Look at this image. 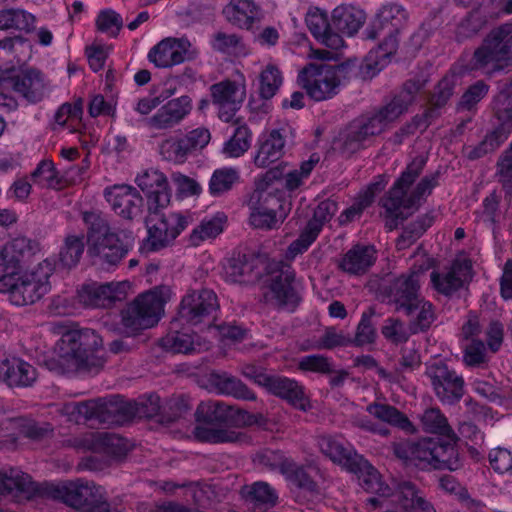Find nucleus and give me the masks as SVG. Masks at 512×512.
Returning <instances> with one entry per match:
<instances>
[{
    "label": "nucleus",
    "instance_id": "nucleus-1",
    "mask_svg": "<svg viewBox=\"0 0 512 512\" xmlns=\"http://www.w3.org/2000/svg\"><path fill=\"white\" fill-rule=\"evenodd\" d=\"M102 338L95 330L84 328L65 332L55 347V356L44 360L45 367L57 374L98 373L105 360L98 355Z\"/></svg>",
    "mask_w": 512,
    "mask_h": 512
},
{
    "label": "nucleus",
    "instance_id": "nucleus-2",
    "mask_svg": "<svg viewBox=\"0 0 512 512\" xmlns=\"http://www.w3.org/2000/svg\"><path fill=\"white\" fill-rule=\"evenodd\" d=\"M195 416L198 422L220 426V428L195 427L194 437L199 442L211 444L246 442L248 436L233 428L251 426L257 422L256 415L225 402L214 400L201 402Z\"/></svg>",
    "mask_w": 512,
    "mask_h": 512
},
{
    "label": "nucleus",
    "instance_id": "nucleus-3",
    "mask_svg": "<svg viewBox=\"0 0 512 512\" xmlns=\"http://www.w3.org/2000/svg\"><path fill=\"white\" fill-rule=\"evenodd\" d=\"M425 164L426 160L423 157L414 158L381 199L382 207L385 209L387 217L390 218L386 222V227L389 230L397 228L399 222L409 217L410 214L405 213L404 210L417 209L420 199L425 194H430L432 189L437 186L439 172L423 177L411 194L407 196L408 189L422 173Z\"/></svg>",
    "mask_w": 512,
    "mask_h": 512
},
{
    "label": "nucleus",
    "instance_id": "nucleus-4",
    "mask_svg": "<svg viewBox=\"0 0 512 512\" xmlns=\"http://www.w3.org/2000/svg\"><path fill=\"white\" fill-rule=\"evenodd\" d=\"M88 226L87 254L95 263L107 268L117 266L134 246V236L129 230L114 232L108 220L100 213H83Z\"/></svg>",
    "mask_w": 512,
    "mask_h": 512
},
{
    "label": "nucleus",
    "instance_id": "nucleus-5",
    "mask_svg": "<svg viewBox=\"0 0 512 512\" xmlns=\"http://www.w3.org/2000/svg\"><path fill=\"white\" fill-rule=\"evenodd\" d=\"M408 19L406 10L398 4L383 5L374 20L366 28L367 39L375 40L383 36L375 50L369 52V58L375 60V65H383L387 59L397 52L399 46L398 35L405 27Z\"/></svg>",
    "mask_w": 512,
    "mask_h": 512
},
{
    "label": "nucleus",
    "instance_id": "nucleus-6",
    "mask_svg": "<svg viewBox=\"0 0 512 512\" xmlns=\"http://www.w3.org/2000/svg\"><path fill=\"white\" fill-rule=\"evenodd\" d=\"M494 120L492 129L481 142L469 147L466 157L477 160L494 153L508 139L512 132V77L499 82V92L494 98Z\"/></svg>",
    "mask_w": 512,
    "mask_h": 512
},
{
    "label": "nucleus",
    "instance_id": "nucleus-7",
    "mask_svg": "<svg viewBox=\"0 0 512 512\" xmlns=\"http://www.w3.org/2000/svg\"><path fill=\"white\" fill-rule=\"evenodd\" d=\"M54 269L55 263L45 259L30 274H2L0 292L8 293L11 303L16 306L33 304L50 291L49 278Z\"/></svg>",
    "mask_w": 512,
    "mask_h": 512
},
{
    "label": "nucleus",
    "instance_id": "nucleus-8",
    "mask_svg": "<svg viewBox=\"0 0 512 512\" xmlns=\"http://www.w3.org/2000/svg\"><path fill=\"white\" fill-rule=\"evenodd\" d=\"M512 63V24L492 29L475 49L467 68L469 71L494 73Z\"/></svg>",
    "mask_w": 512,
    "mask_h": 512
},
{
    "label": "nucleus",
    "instance_id": "nucleus-9",
    "mask_svg": "<svg viewBox=\"0 0 512 512\" xmlns=\"http://www.w3.org/2000/svg\"><path fill=\"white\" fill-rule=\"evenodd\" d=\"M170 298V289L165 286L137 296L121 312L125 333L136 335L139 331L153 327L160 320L164 304Z\"/></svg>",
    "mask_w": 512,
    "mask_h": 512
},
{
    "label": "nucleus",
    "instance_id": "nucleus-10",
    "mask_svg": "<svg viewBox=\"0 0 512 512\" xmlns=\"http://www.w3.org/2000/svg\"><path fill=\"white\" fill-rule=\"evenodd\" d=\"M349 68V63H309L299 72L298 83L311 99L325 101L338 93L341 77H346Z\"/></svg>",
    "mask_w": 512,
    "mask_h": 512
},
{
    "label": "nucleus",
    "instance_id": "nucleus-11",
    "mask_svg": "<svg viewBox=\"0 0 512 512\" xmlns=\"http://www.w3.org/2000/svg\"><path fill=\"white\" fill-rule=\"evenodd\" d=\"M166 207L148 211L146 226L148 236L145 246L151 251H158L169 246L187 227V219L180 213L164 212Z\"/></svg>",
    "mask_w": 512,
    "mask_h": 512
},
{
    "label": "nucleus",
    "instance_id": "nucleus-12",
    "mask_svg": "<svg viewBox=\"0 0 512 512\" xmlns=\"http://www.w3.org/2000/svg\"><path fill=\"white\" fill-rule=\"evenodd\" d=\"M0 89L14 91L26 101L36 103L44 97L45 84L40 71L12 66L0 68Z\"/></svg>",
    "mask_w": 512,
    "mask_h": 512
},
{
    "label": "nucleus",
    "instance_id": "nucleus-13",
    "mask_svg": "<svg viewBox=\"0 0 512 512\" xmlns=\"http://www.w3.org/2000/svg\"><path fill=\"white\" fill-rule=\"evenodd\" d=\"M219 308L218 298L210 289L192 290L181 300L174 322L197 325Z\"/></svg>",
    "mask_w": 512,
    "mask_h": 512
},
{
    "label": "nucleus",
    "instance_id": "nucleus-14",
    "mask_svg": "<svg viewBox=\"0 0 512 512\" xmlns=\"http://www.w3.org/2000/svg\"><path fill=\"white\" fill-rule=\"evenodd\" d=\"M421 274L420 270L411 271L382 287L383 295L387 297L389 304L395 306L397 312L410 311L412 306L423 298L420 292Z\"/></svg>",
    "mask_w": 512,
    "mask_h": 512
},
{
    "label": "nucleus",
    "instance_id": "nucleus-15",
    "mask_svg": "<svg viewBox=\"0 0 512 512\" xmlns=\"http://www.w3.org/2000/svg\"><path fill=\"white\" fill-rule=\"evenodd\" d=\"M211 135L206 128H196L182 136H170L159 145L161 156L174 163H184L187 157L198 149H203Z\"/></svg>",
    "mask_w": 512,
    "mask_h": 512
},
{
    "label": "nucleus",
    "instance_id": "nucleus-16",
    "mask_svg": "<svg viewBox=\"0 0 512 512\" xmlns=\"http://www.w3.org/2000/svg\"><path fill=\"white\" fill-rule=\"evenodd\" d=\"M425 374L431 381L437 398L446 404L453 405L464 395V380L461 376L442 362L433 363L426 368Z\"/></svg>",
    "mask_w": 512,
    "mask_h": 512
},
{
    "label": "nucleus",
    "instance_id": "nucleus-17",
    "mask_svg": "<svg viewBox=\"0 0 512 512\" xmlns=\"http://www.w3.org/2000/svg\"><path fill=\"white\" fill-rule=\"evenodd\" d=\"M383 131L381 122L372 115L359 117L340 134V151L351 156Z\"/></svg>",
    "mask_w": 512,
    "mask_h": 512
},
{
    "label": "nucleus",
    "instance_id": "nucleus-18",
    "mask_svg": "<svg viewBox=\"0 0 512 512\" xmlns=\"http://www.w3.org/2000/svg\"><path fill=\"white\" fill-rule=\"evenodd\" d=\"M294 279V274L288 270L272 275L263 294L265 302L279 311L294 312L301 301L292 286Z\"/></svg>",
    "mask_w": 512,
    "mask_h": 512
},
{
    "label": "nucleus",
    "instance_id": "nucleus-19",
    "mask_svg": "<svg viewBox=\"0 0 512 512\" xmlns=\"http://www.w3.org/2000/svg\"><path fill=\"white\" fill-rule=\"evenodd\" d=\"M93 421L99 424L123 425L135 417L136 402L121 395L93 399Z\"/></svg>",
    "mask_w": 512,
    "mask_h": 512
},
{
    "label": "nucleus",
    "instance_id": "nucleus-20",
    "mask_svg": "<svg viewBox=\"0 0 512 512\" xmlns=\"http://www.w3.org/2000/svg\"><path fill=\"white\" fill-rule=\"evenodd\" d=\"M102 487L94 483L81 481L68 482L62 485H52L48 494L56 500H61L70 507L85 512L89 506L97 501Z\"/></svg>",
    "mask_w": 512,
    "mask_h": 512
},
{
    "label": "nucleus",
    "instance_id": "nucleus-21",
    "mask_svg": "<svg viewBox=\"0 0 512 512\" xmlns=\"http://www.w3.org/2000/svg\"><path fill=\"white\" fill-rule=\"evenodd\" d=\"M209 91L213 105L218 108L219 118L224 122L232 121L244 101L245 92L229 79L212 84Z\"/></svg>",
    "mask_w": 512,
    "mask_h": 512
},
{
    "label": "nucleus",
    "instance_id": "nucleus-22",
    "mask_svg": "<svg viewBox=\"0 0 512 512\" xmlns=\"http://www.w3.org/2000/svg\"><path fill=\"white\" fill-rule=\"evenodd\" d=\"M190 46L187 39L166 38L149 51L148 59L156 67H172L194 58V54L188 50Z\"/></svg>",
    "mask_w": 512,
    "mask_h": 512
},
{
    "label": "nucleus",
    "instance_id": "nucleus-23",
    "mask_svg": "<svg viewBox=\"0 0 512 512\" xmlns=\"http://www.w3.org/2000/svg\"><path fill=\"white\" fill-rule=\"evenodd\" d=\"M192 99L188 95L169 100L146 120L155 130H170L179 125L192 111Z\"/></svg>",
    "mask_w": 512,
    "mask_h": 512
},
{
    "label": "nucleus",
    "instance_id": "nucleus-24",
    "mask_svg": "<svg viewBox=\"0 0 512 512\" xmlns=\"http://www.w3.org/2000/svg\"><path fill=\"white\" fill-rule=\"evenodd\" d=\"M138 187L147 197V210L155 211L158 207H167L171 193L165 175L158 170H146L136 178Z\"/></svg>",
    "mask_w": 512,
    "mask_h": 512
},
{
    "label": "nucleus",
    "instance_id": "nucleus-25",
    "mask_svg": "<svg viewBox=\"0 0 512 512\" xmlns=\"http://www.w3.org/2000/svg\"><path fill=\"white\" fill-rule=\"evenodd\" d=\"M114 212L126 220H133L142 213L143 197L132 186L116 185L105 193Z\"/></svg>",
    "mask_w": 512,
    "mask_h": 512
},
{
    "label": "nucleus",
    "instance_id": "nucleus-26",
    "mask_svg": "<svg viewBox=\"0 0 512 512\" xmlns=\"http://www.w3.org/2000/svg\"><path fill=\"white\" fill-rule=\"evenodd\" d=\"M265 389L300 411L306 412L312 407L304 387L294 379L272 375Z\"/></svg>",
    "mask_w": 512,
    "mask_h": 512
},
{
    "label": "nucleus",
    "instance_id": "nucleus-27",
    "mask_svg": "<svg viewBox=\"0 0 512 512\" xmlns=\"http://www.w3.org/2000/svg\"><path fill=\"white\" fill-rule=\"evenodd\" d=\"M36 244L30 239L19 236L4 245L0 250V275H18L24 258L33 254Z\"/></svg>",
    "mask_w": 512,
    "mask_h": 512
},
{
    "label": "nucleus",
    "instance_id": "nucleus-28",
    "mask_svg": "<svg viewBox=\"0 0 512 512\" xmlns=\"http://www.w3.org/2000/svg\"><path fill=\"white\" fill-rule=\"evenodd\" d=\"M377 251L372 245L355 244L338 261L337 267L351 276H362L375 264Z\"/></svg>",
    "mask_w": 512,
    "mask_h": 512
},
{
    "label": "nucleus",
    "instance_id": "nucleus-29",
    "mask_svg": "<svg viewBox=\"0 0 512 512\" xmlns=\"http://www.w3.org/2000/svg\"><path fill=\"white\" fill-rule=\"evenodd\" d=\"M208 386L217 394L254 401L256 394L239 378L225 371L213 370L206 376Z\"/></svg>",
    "mask_w": 512,
    "mask_h": 512
},
{
    "label": "nucleus",
    "instance_id": "nucleus-30",
    "mask_svg": "<svg viewBox=\"0 0 512 512\" xmlns=\"http://www.w3.org/2000/svg\"><path fill=\"white\" fill-rule=\"evenodd\" d=\"M391 495H394L397 504L405 512H436L432 503L426 499L424 492L411 481L396 482Z\"/></svg>",
    "mask_w": 512,
    "mask_h": 512
},
{
    "label": "nucleus",
    "instance_id": "nucleus-31",
    "mask_svg": "<svg viewBox=\"0 0 512 512\" xmlns=\"http://www.w3.org/2000/svg\"><path fill=\"white\" fill-rule=\"evenodd\" d=\"M0 378L10 387H29L37 379L36 368L19 359H5L0 363Z\"/></svg>",
    "mask_w": 512,
    "mask_h": 512
},
{
    "label": "nucleus",
    "instance_id": "nucleus-32",
    "mask_svg": "<svg viewBox=\"0 0 512 512\" xmlns=\"http://www.w3.org/2000/svg\"><path fill=\"white\" fill-rule=\"evenodd\" d=\"M470 269L468 263L455 261L446 272L433 271L430 275L433 287L439 293L451 296L463 286Z\"/></svg>",
    "mask_w": 512,
    "mask_h": 512
},
{
    "label": "nucleus",
    "instance_id": "nucleus-33",
    "mask_svg": "<svg viewBox=\"0 0 512 512\" xmlns=\"http://www.w3.org/2000/svg\"><path fill=\"white\" fill-rule=\"evenodd\" d=\"M39 493V488L31 477L17 468L0 471V496L5 494L22 495L27 499Z\"/></svg>",
    "mask_w": 512,
    "mask_h": 512
},
{
    "label": "nucleus",
    "instance_id": "nucleus-34",
    "mask_svg": "<svg viewBox=\"0 0 512 512\" xmlns=\"http://www.w3.org/2000/svg\"><path fill=\"white\" fill-rule=\"evenodd\" d=\"M356 461L349 469L356 474L360 485L368 492L376 493L383 497H389L392 494L391 488L381 480L379 472L363 456L355 457Z\"/></svg>",
    "mask_w": 512,
    "mask_h": 512
},
{
    "label": "nucleus",
    "instance_id": "nucleus-35",
    "mask_svg": "<svg viewBox=\"0 0 512 512\" xmlns=\"http://www.w3.org/2000/svg\"><path fill=\"white\" fill-rule=\"evenodd\" d=\"M248 205L250 209L278 215L280 223L284 221L290 210V203L285 200L283 193L278 190L272 192L257 189L251 194Z\"/></svg>",
    "mask_w": 512,
    "mask_h": 512
},
{
    "label": "nucleus",
    "instance_id": "nucleus-36",
    "mask_svg": "<svg viewBox=\"0 0 512 512\" xmlns=\"http://www.w3.org/2000/svg\"><path fill=\"white\" fill-rule=\"evenodd\" d=\"M259 259L252 254L237 253L233 255L225 266L226 277L233 283H246L258 278L256 272Z\"/></svg>",
    "mask_w": 512,
    "mask_h": 512
},
{
    "label": "nucleus",
    "instance_id": "nucleus-37",
    "mask_svg": "<svg viewBox=\"0 0 512 512\" xmlns=\"http://www.w3.org/2000/svg\"><path fill=\"white\" fill-rule=\"evenodd\" d=\"M362 10L352 6H338L332 11L331 27L334 33L353 36L365 22Z\"/></svg>",
    "mask_w": 512,
    "mask_h": 512
},
{
    "label": "nucleus",
    "instance_id": "nucleus-38",
    "mask_svg": "<svg viewBox=\"0 0 512 512\" xmlns=\"http://www.w3.org/2000/svg\"><path fill=\"white\" fill-rule=\"evenodd\" d=\"M305 22L311 34L327 47L336 49L342 44L341 36L333 32L331 21H328L326 13L317 8L309 10Z\"/></svg>",
    "mask_w": 512,
    "mask_h": 512
},
{
    "label": "nucleus",
    "instance_id": "nucleus-39",
    "mask_svg": "<svg viewBox=\"0 0 512 512\" xmlns=\"http://www.w3.org/2000/svg\"><path fill=\"white\" fill-rule=\"evenodd\" d=\"M446 437L448 439L445 441L435 438L436 443L434 447L432 468L455 471L462 465L459 452L456 447L457 437L455 434Z\"/></svg>",
    "mask_w": 512,
    "mask_h": 512
},
{
    "label": "nucleus",
    "instance_id": "nucleus-40",
    "mask_svg": "<svg viewBox=\"0 0 512 512\" xmlns=\"http://www.w3.org/2000/svg\"><path fill=\"white\" fill-rule=\"evenodd\" d=\"M223 14L231 24L250 29L257 18L258 9L252 0H231Z\"/></svg>",
    "mask_w": 512,
    "mask_h": 512
},
{
    "label": "nucleus",
    "instance_id": "nucleus-41",
    "mask_svg": "<svg viewBox=\"0 0 512 512\" xmlns=\"http://www.w3.org/2000/svg\"><path fill=\"white\" fill-rule=\"evenodd\" d=\"M285 138L279 130H272L266 139L260 143L254 163L258 167H267L278 161L284 154Z\"/></svg>",
    "mask_w": 512,
    "mask_h": 512
},
{
    "label": "nucleus",
    "instance_id": "nucleus-42",
    "mask_svg": "<svg viewBox=\"0 0 512 512\" xmlns=\"http://www.w3.org/2000/svg\"><path fill=\"white\" fill-rule=\"evenodd\" d=\"M404 314L411 317L408 324L414 335L427 332L436 320L433 304L424 297L415 303L410 311L406 310Z\"/></svg>",
    "mask_w": 512,
    "mask_h": 512
},
{
    "label": "nucleus",
    "instance_id": "nucleus-43",
    "mask_svg": "<svg viewBox=\"0 0 512 512\" xmlns=\"http://www.w3.org/2000/svg\"><path fill=\"white\" fill-rule=\"evenodd\" d=\"M318 446L325 456L329 457L333 462L342 464L348 470L356 461L354 458L360 456L351 448L346 447L342 442L330 436L321 437L318 440Z\"/></svg>",
    "mask_w": 512,
    "mask_h": 512
},
{
    "label": "nucleus",
    "instance_id": "nucleus-44",
    "mask_svg": "<svg viewBox=\"0 0 512 512\" xmlns=\"http://www.w3.org/2000/svg\"><path fill=\"white\" fill-rule=\"evenodd\" d=\"M36 17L19 8L0 10V30H21L30 33L35 30Z\"/></svg>",
    "mask_w": 512,
    "mask_h": 512
},
{
    "label": "nucleus",
    "instance_id": "nucleus-45",
    "mask_svg": "<svg viewBox=\"0 0 512 512\" xmlns=\"http://www.w3.org/2000/svg\"><path fill=\"white\" fill-rule=\"evenodd\" d=\"M367 411L375 418L397 426L406 432L413 433L415 431L411 421L394 406L374 402L367 406Z\"/></svg>",
    "mask_w": 512,
    "mask_h": 512
},
{
    "label": "nucleus",
    "instance_id": "nucleus-46",
    "mask_svg": "<svg viewBox=\"0 0 512 512\" xmlns=\"http://www.w3.org/2000/svg\"><path fill=\"white\" fill-rule=\"evenodd\" d=\"M242 495L255 506L266 509L274 507L278 502V494L270 484L258 481L242 488Z\"/></svg>",
    "mask_w": 512,
    "mask_h": 512
},
{
    "label": "nucleus",
    "instance_id": "nucleus-47",
    "mask_svg": "<svg viewBox=\"0 0 512 512\" xmlns=\"http://www.w3.org/2000/svg\"><path fill=\"white\" fill-rule=\"evenodd\" d=\"M84 235H68L64 240L59 255L57 265L62 268L71 269L75 267L84 252ZM53 263L55 261L51 260ZM56 266V264H55Z\"/></svg>",
    "mask_w": 512,
    "mask_h": 512
},
{
    "label": "nucleus",
    "instance_id": "nucleus-48",
    "mask_svg": "<svg viewBox=\"0 0 512 512\" xmlns=\"http://www.w3.org/2000/svg\"><path fill=\"white\" fill-rule=\"evenodd\" d=\"M433 221V215L425 214L406 226L402 234L397 239L396 245L398 250H404L415 243V241L419 239L429 227H431Z\"/></svg>",
    "mask_w": 512,
    "mask_h": 512
},
{
    "label": "nucleus",
    "instance_id": "nucleus-49",
    "mask_svg": "<svg viewBox=\"0 0 512 512\" xmlns=\"http://www.w3.org/2000/svg\"><path fill=\"white\" fill-rule=\"evenodd\" d=\"M252 133L248 126H238L233 135L225 142L222 152L230 158L242 156L251 146Z\"/></svg>",
    "mask_w": 512,
    "mask_h": 512
},
{
    "label": "nucleus",
    "instance_id": "nucleus-50",
    "mask_svg": "<svg viewBox=\"0 0 512 512\" xmlns=\"http://www.w3.org/2000/svg\"><path fill=\"white\" fill-rule=\"evenodd\" d=\"M282 74L279 68L269 64L259 75V95L264 100H270L275 96L282 85Z\"/></svg>",
    "mask_w": 512,
    "mask_h": 512
},
{
    "label": "nucleus",
    "instance_id": "nucleus-51",
    "mask_svg": "<svg viewBox=\"0 0 512 512\" xmlns=\"http://www.w3.org/2000/svg\"><path fill=\"white\" fill-rule=\"evenodd\" d=\"M96 437V451H102L113 458L120 459L124 457L129 450L127 441L119 435L107 432H98Z\"/></svg>",
    "mask_w": 512,
    "mask_h": 512
},
{
    "label": "nucleus",
    "instance_id": "nucleus-52",
    "mask_svg": "<svg viewBox=\"0 0 512 512\" xmlns=\"http://www.w3.org/2000/svg\"><path fill=\"white\" fill-rule=\"evenodd\" d=\"M225 216L217 215L210 220L202 221L190 234V243L193 246H198L202 241L215 238L223 231V223Z\"/></svg>",
    "mask_w": 512,
    "mask_h": 512
},
{
    "label": "nucleus",
    "instance_id": "nucleus-53",
    "mask_svg": "<svg viewBox=\"0 0 512 512\" xmlns=\"http://www.w3.org/2000/svg\"><path fill=\"white\" fill-rule=\"evenodd\" d=\"M381 333L389 342L398 345L408 341L411 335H414L409 324H406L399 318H387L381 328Z\"/></svg>",
    "mask_w": 512,
    "mask_h": 512
},
{
    "label": "nucleus",
    "instance_id": "nucleus-54",
    "mask_svg": "<svg viewBox=\"0 0 512 512\" xmlns=\"http://www.w3.org/2000/svg\"><path fill=\"white\" fill-rule=\"evenodd\" d=\"M111 288L105 284H87L83 285L80 297L83 302L93 307H104L109 305V297H111Z\"/></svg>",
    "mask_w": 512,
    "mask_h": 512
},
{
    "label": "nucleus",
    "instance_id": "nucleus-55",
    "mask_svg": "<svg viewBox=\"0 0 512 512\" xmlns=\"http://www.w3.org/2000/svg\"><path fill=\"white\" fill-rule=\"evenodd\" d=\"M374 310L370 308L369 312H364L358 323L354 337H351V345L362 347L367 344H373L376 340V329L372 323Z\"/></svg>",
    "mask_w": 512,
    "mask_h": 512
},
{
    "label": "nucleus",
    "instance_id": "nucleus-56",
    "mask_svg": "<svg viewBox=\"0 0 512 512\" xmlns=\"http://www.w3.org/2000/svg\"><path fill=\"white\" fill-rule=\"evenodd\" d=\"M191 405L188 398L185 396H174L166 400L163 405L161 419L158 421L161 423L170 424L177 419L183 417L189 410Z\"/></svg>",
    "mask_w": 512,
    "mask_h": 512
},
{
    "label": "nucleus",
    "instance_id": "nucleus-57",
    "mask_svg": "<svg viewBox=\"0 0 512 512\" xmlns=\"http://www.w3.org/2000/svg\"><path fill=\"white\" fill-rule=\"evenodd\" d=\"M254 461L270 470H279L283 475L290 471L292 462L281 451L270 449L259 452Z\"/></svg>",
    "mask_w": 512,
    "mask_h": 512
},
{
    "label": "nucleus",
    "instance_id": "nucleus-58",
    "mask_svg": "<svg viewBox=\"0 0 512 512\" xmlns=\"http://www.w3.org/2000/svg\"><path fill=\"white\" fill-rule=\"evenodd\" d=\"M435 438H423L414 442L411 464L420 469L432 468Z\"/></svg>",
    "mask_w": 512,
    "mask_h": 512
},
{
    "label": "nucleus",
    "instance_id": "nucleus-59",
    "mask_svg": "<svg viewBox=\"0 0 512 512\" xmlns=\"http://www.w3.org/2000/svg\"><path fill=\"white\" fill-rule=\"evenodd\" d=\"M422 424L426 431L443 436L453 435L454 432L449 426L446 417L439 409L431 408L426 410L421 417Z\"/></svg>",
    "mask_w": 512,
    "mask_h": 512
},
{
    "label": "nucleus",
    "instance_id": "nucleus-60",
    "mask_svg": "<svg viewBox=\"0 0 512 512\" xmlns=\"http://www.w3.org/2000/svg\"><path fill=\"white\" fill-rule=\"evenodd\" d=\"M31 177L35 183L44 187L61 189L63 186L51 161H42L33 171Z\"/></svg>",
    "mask_w": 512,
    "mask_h": 512
},
{
    "label": "nucleus",
    "instance_id": "nucleus-61",
    "mask_svg": "<svg viewBox=\"0 0 512 512\" xmlns=\"http://www.w3.org/2000/svg\"><path fill=\"white\" fill-rule=\"evenodd\" d=\"M409 106L402 102L401 99L395 94L394 97L385 106L381 107L372 116L378 119L382 124V129L385 130L388 123L395 121L402 114L408 111Z\"/></svg>",
    "mask_w": 512,
    "mask_h": 512
},
{
    "label": "nucleus",
    "instance_id": "nucleus-62",
    "mask_svg": "<svg viewBox=\"0 0 512 512\" xmlns=\"http://www.w3.org/2000/svg\"><path fill=\"white\" fill-rule=\"evenodd\" d=\"M457 82L458 77L456 75L444 76L434 88V92L429 98V104L444 107L454 94Z\"/></svg>",
    "mask_w": 512,
    "mask_h": 512
},
{
    "label": "nucleus",
    "instance_id": "nucleus-63",
    "mask_svg": "<svg viewBox=\"0 0 512 512\" xmlns=\"http://www.w3.org/2000/svg\"><path fill=\"white\" fill-rule=\"evenodd\" d=\"M238 178L236 170L232 168L216 170L209 183L210 193L218 196L229 191Z\"/></svg>",
    "mask_w": 512,
    "mask_h": 512
},
{
    "label": "nucleus",
    "instance_id": "nucleus-64",
    "mask_svg": "<svg viewBox=\"0 0 512 512\" xmlns=\"http://www.w3.org/2000/svg\"><path fill=\"white\" fill-rule=\"evenodd\" d=\"M488 91L489 86L483 80L476 81L461 96L458 109L472 110L487 95Z\"/></svg>",
    "mask_w": 512,
    "mask_h": 512
}]
</instances>
